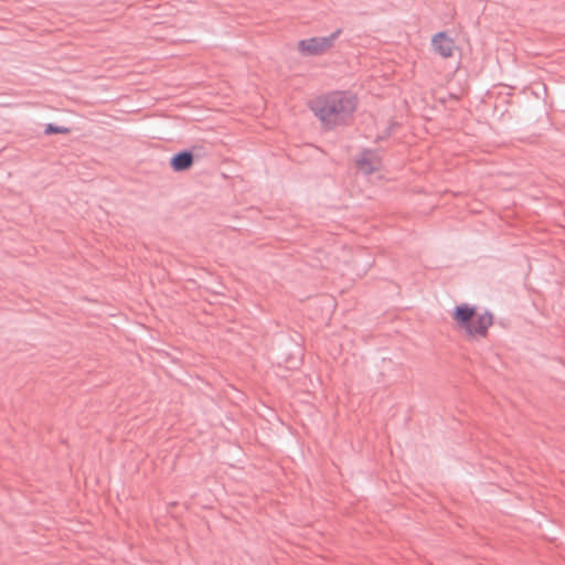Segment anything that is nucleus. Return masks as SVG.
I'll list each match as a JSON object with an SVG mask.
<instances>
[{"instance_id":"1","label":"nucleus","mask_w":565,"mask_h":565,"mask_svg":"<svg viewBox=\"0 0 565 565\" xmlns=\"http://www.w3.org/2000/svg\"><path fill=\"white\" fill-rule=\"evenodd\" d=\"M358 107V96L348 90L320 95L310 103V109L326 130L350 125Z\"/></svg>"},{"instance_id":"2","label":"nucleus","mask_w":565,"mask_h":565,"mask_svg":"<svg viewBox=\"0 0 565 565\" xmlns=\"http://www.w3.org/2000/svg\"><path fill=\"white\" fill-rule=\"evenodd\" d=\"M455 330L467 340L486 339L493 324V313L469 302L456 305L451 311Z\"/></svg>"},{"instance_id":"3","label":"nucleus","mask_w":565,"mask_h":565,"mask_svg":"<svg viewBox=\"0 0 565 565\" xmlns=\"http://www.w3.org/2000/svg\"><path fill=\"white\" fill-rule=\"evenodd\" d=\"M430 46L434 53L443 58H452L459 52V46L448 32H438L431 36Z\"/></svg>"},{"instance_id":"4","label":"nucleus","mask_w":565,"mask_h":565,"mask_svg":"<svg viewBox=\"0 0 565 565\" xmlns=\"http://www.w3.org/2000/svg\"><path fill=\"white\" fill-rule=\"evenodd\" d=\"M334 39V35L306 39L298 43V51L305 55H318L328 51Z\"/></svg>"},{"instance_id":"5","label":"nucleus","mask_w":565,"mask_h":565,"mask_svg":"<svg viewBox=\"0 0 565 565\" xmlns=\"http://www.w3.org/2000/svg\"><path fill=\"white\" fill-rule=\"evenodd\" d=\"M358 168L364 174H370L381 168V160L376 154L372 152H365L358 160Z\"/></svg>"},{"instance_id":"6","label":"nucleus","mask_w":565,"mask_h":565,"mask_svg":"<svg viewBox=\"0 0 565 565\" xmlns=\"http://www.w3.org/2000/svg\"><path fill=\"white\" fill-rule=\"evenodd\" d=\"M170 164L177 172L188 170L193 164V156L186 151L177 153L171 158Z\"/></svg>"},{"instance_id":"7","label":"nucleus","mask_w":565,"mask_h":565,"mask_svg":"<svg viewBox=\"0 0 565 565\" xmlns=\"http://www.w3.org/2000/svg\"><path fill=\"white\" fill-rule=\"evenodd\" d=\"M53 130H54V132H57V129H55V127L50 128V131H53Z\"/></svg>"},{"instance_id":"8","label":"nucleus","mask_w":565,"mask_h":565,"mask_svg":"<svg viewBox=\"0 0 565 565\" xmlns=\"http://www.w3.org/2000/svg\"><path fill=\"white\" fill-rule=\"evenodd\" d=\"M53 130H54V132H57V129H55V127L50 128V131H53Z\"/></svg>"},{"instance_id":"9","label":"nucleus","mask_w":565,"mask_h":565,"mask_svg":"<svg viewBox=\"0 0 565 565\" xmlns=\"http://www.w3.org/2000/svg\"><path fill=\"white\" fill-rule=\"evenodd\" d=\"M53 130H54V132H57V129H55V127L50 128V131H53Z\"/></svg>"}]
</instances>
